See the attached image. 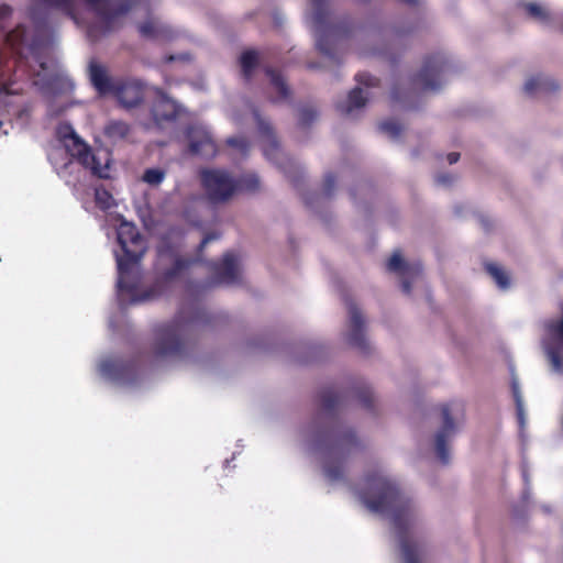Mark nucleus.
<instances>
[{
	"label": "nucleus",
	"mask_w": 563,
	"mask_h": 563,
	"mask_svg": "<svg viewBox=\"0 0 563 563\" xmlns=\"http://www.w3.org/2000/svg\"><path fill=\"white\" fill-rule=\"evenodd\" d=\"M131 4L120 0H29L25 16L32 27L20 22L5 35L7 47L21 59L32 60L33 84L47 98V114L58 117L76 102L71 98L74 82L54 54L53 15L62 13L76 24L82 22L81 11L90 12L95 25L88 27L97 38L120 26Z\"/></svg>",
	"instance_id": "f257e3e1"
},
{
	"label": "nucleus",
	"mask_w": 563,
	"mask_h": 563,
	"mask_svg": "<svg viewBox=\"0 0 563 563\" xmlns=\"http://www.w3.org/2000/svg\"><path fill=\"white\" fill-rule=\"evenodd\" d=\"M117 227L118 247L113 250L118 267V299L121 305H137L166 299L176 288V232L174 229L161 234L153 263L154 282L145 285L141 261L146 242L136 227L119 219Z\"/></svg>",
	"instance_id": "f03ea898"
},
{
	"label": "nucleus",
	"mask_w": 563,
	"mask_h": 563,
	"mask_svg": "<svg viewBox=\"0 0 563 563\" xmlns=\"http://www.w3.org/2000/svg\"><path fill=\"white\" fill-rule=\"evenodd\" d=\"M353 494L368 511L390 520L402 563H427L430 549L419 510L384 465L371 466Z\"/></svg>",
	"instance_id": "7ed1b4c3"
},
{
	"label": "nucleus",
	"mask_w": 563,
	"mask_h": 563,
	"mask_svg": "<svg viewBox=\"0 0 563 563\" xmlns=\"http://www.w3.org/2000/svg\"><path fill=\"white\" fill-rule=\"evenodd\" d=\"M339 402L340 397L335 391H322L320 412L307 430L309 450L319 455L324 477L330 483L344 479L347 459L362 449V442L352 429L328 426Z\"/></svg>",
	"instance_id": "20e7f679"
},
{
	"label": "nucleus",
	"mask_w": 563,
	"mask_h": 563,
	"mask_svg": "<svg viewBox=\"0 0 563 563\" xmlns=\"http://www.w3.org/2000/svg\"><path fill=\"white\" fill-rule=\"evenodd\" d=\"M56 136L64 152L55 150L48 157L58 176L67 185L76 187L86 183L89 176L108 177V158L102 163L70 124L59 123Z\"/></svg>",
	"instance_id": "39448f33"
},
{
	"label": "nucleus",
	"mask_w": 563,
	"mask_h": 563,
	"mask_svg": "<svg viewBox=\"0 0 563 563\" xmlns=\"http://www.w3.org/2000/svg\"><path fill=\"white\" fill-rule=\"evenodd\" d=\"M309 1L310 8L306 13V22L314 32L316 45L324 57L336 62L335 42L342 30L330 21L328 0Z\"/></svg>",
	"instance_id": "423d86ee"
},
{
	"label": "nucleus",
	"mask_w": 563,
	"mask_h": 563,
	"mask_svg": "<svg viewBox=\"0 0 563 563\" xmlns=\"http://www.w3.org/2000/svg\"><path fill=\"white\" fill-rule=\"evenodd\" d=\"M465 419L462 402L452 400L440 407L441 424L434 434V450L443 464L450 462V443L463 427Z\"/></svg>",
	"instance_id": "0eeeda50"
},
{
	"label": "nucleus",
	"mask_w": 563,
	"mask_h": 563,
	"mask_svg": "<svg viewBox=\"0 0 563 563\" xmlns=\"http://www.w3.org/2000/svg\"><path fill=\"white\" fill-rule=\"evenodd\" d=\"M241 106L244 114L252 117L257 124L263 141V152L266 158L276 164L285 173H288V168L294 165V162L280 150L271 123L266 121L258 110L249 101L242 100Z\"/></svg>",
	"instance_id": "6e6552de"
},
{
	"label": "nucleus",
	"mask_w": 563,
	"mask_h": 563,
	"mask_svg": "<svg viewBox=\"0 0 563 563\" xmlns=\"http://www.w3.org/2000/svg\"><path fill=\"white\" fill-rule=\"evenodd\" d=\"M200 180L206 198L213 205L229 201L238 191L236 179L224 169H201Z\"/></svg>",
	"instance_id": "1a4fd4ad"
},
{
	"label": "nucleus",
	"mask_w": 563,
	"mask_h": 563,
	"mask_svg": "<svg viewBox=\"0 0 563 563\" xmlns=\"http://www.w3.org/2000/svg\"><path fill=\"white\" fill-rule=\"evenodd\" d=\"M450 70V63L443 53H435L426 57L420 70L412 81L415 90L437 91Z\"/></svg>",
	"instance_id": "9d476101"
},
{
	"label": "nucleus",
	"mask_w": 563,
	"mask_h": 563,
	"mask_svg": "<svg viewBox=\"0 0 563 563\" xmlns=\"http://www.w3.org/2000/svg\"><path fill=\"white\" fill-rule=\"evenodd\" d=\"M176 356V319L157 322L153 327L151 358L155 364H166Z\"/></svg>",
	"instance_id": "9b49d317"
},
{
	"label": "nucleus",
	"mask_w": 563,
	"mask_h": 563,
	"mask_svg": "<svg viewBox=\"0 0 563 563\" xmlns=\"http://www.w3.org/2000/svg\"><path fill=\"white\" fill-rule=\"evenodd\" d=\"M98 369L104 379L121 387H136L141 379L140 371L134 362L125 363L112 356L100 360Z\"/></svg>",
	"instance_id": "f8f14e48"
},
{
	"label": "nucleus",
	"mask_w": 563,
	"mask_h": 563,
	"mask_svg": "<svg viewBox=\"0 0 563 563\" xmlns=\"http://www.w3.org/2000/svg\"><path fill=\"white\" fill-rule=\"evenodd\" d=\"M356 79L364 87L354 88L345 99L336 103L338 110L349 118H356L362 112L371 98L369 87L377 82L369 74H358Z\"/></svg>",
	"instance_id": "ddd939ff"
},
{
	"label": "nucleus",
	"mask_w": 563,
	"mask_h": 563,
	"mask_svg": "<svg viewBox=\"0 0 563 563\" xmlns=\"http://www.w3.org/2000/svg\"><path fill=\"white\" fill-rule=\"evenodd\" d=\"M387 269L400 278L401 290L406 295H410L411 285L417 284L422 276L420 263L406 262L399 251L394 252L389 257L387 262Z\"/></svg>",
	"instance_id": "4468645a"
},
{
	"label": "nucleus",
	"mask_w": 563,
	"mask_h": 563,
	"mask_svg": "<svg viewBox=\"0 0 563 563\" xmlns=\"http://www.w3.org/2000/svg\"><path fill=\"white\" fill-rule=\"evenodd\" d=\"M349 328L346 340L353 347L358 349L363 353H369L371 343L365 334V321L362 312L355 302H347Z\"/></svg>",
	"instance_id": "2eb2a0df"
},
{
	"label": "nucleus",
	"mask_w": 563,
	"mask_h": 563,
	"mask_svg": "<svg viewBox=\"0 0 563 563\" xmlns=\"http://www.w3.org/2000/svg\"><path fill=\"white\" fill-rule=\"evenodd\" d=\"M242 258L235 253L224 254L221 263L213 267V278L208 286L214 284L233 285L241 280Z\"/></svg>",
	"instance_id": "dca6fc26"
},
{
	"label": "nucleus",
	"mask_w": 563,
	"mask_h": 563,
	"mask_svg": "<svg viewBox=\"0 0 563 563\" xmlns=\"http://www.w3.org/2000/svg\"><path fill=\"white\" fill-rule=\"evenodd\" d=\"M189 152L203 158L213 157L217 146L208 129L201 124H195L187 130Z\"/></svg>",
	"instance_id": "f3484780"
},
{
	"label": "nucleus",
	"mask_w": 563,
	"mask_h": 563,
	"mask_svg": "<svg viewBox=\"0 0 563 563\" xmlns=\"http://www.w3.org/2000/svg\"><path fill=\"white\" fill-rule=\"evenodd\" d=\"M207 286L205 285H190L188 287L189 302L187 311H181V316L178 314V333L185 322L198 324L203 321L205 312L200 305V296ZM178 361L180 360V344L178 343Z\"/></svg>",
	"instance_id": "a211bd4d"
},
{
	"label": "nucleus",
	"mask_w": 563,
	"mask_h": 563,
	"mask_svg": "<svg viewBox=\"0 0 563 563\" xmlns=\"http://www.w3.org/2000/svg\"><path fill=\"white\" fill-rule=\"evenodd\" d=\"M16 92L18 90L8 86H3L0 89V128L4 125L12 128V115L16 113L19 117H22L26 112V110L20 109V102L15 96Z\"/></svg>",
	"instance_id": "6ab92c4d"
},
{
	"label": "nucleus",
	"mask_w": 563,
	"mask_h": 563,
	"mask_svg": "<svg viewBox=\"0 0 563 563\" xmlns=\"http://www.w3.org/2000/svg\"><path fill=\"white\" fill-rule=\"evenodd\" d=\"M152 114L157 124L172 121L176 115V102L168 97L163 90H154V102L152 106Z\"/></svg>",
	"instance_id": "aec40b11"
},
{
	"label": "nucleus",
	"mask_w": 563,
	"mask_h": 563,
	"mask_svg": "<svg viewBox=\"0 0 563 563\" xmlns=\"http://www.w3.org/2000/svg\"><path fill=\"white\" fill-rule=\"evenodd\" d=\"M140 32L143 36L159 42H165L173 37L172 29L159 16L155 15L148 16L140 25Z\"/></svg>",
	"instance_id": "412c9836"
},
{
	"label": "nucleus",
	"mask_w": 563,
	"mask_h": 563,
	"mask_svg": "<svg viewBox=\"0 0 563 563\" xmlns=\"http://www.w3.org/2000/svg\"><path fill=\"white\" fill-rule=\"evenodd\" d=\"M560 88L559 82L544 74H536L527 78L523 89L528 95L550 93Z\"/></svg>",
	"instance_id": "4be33fe9"
},
{
	"label": "nucleus",
	"mask_w": 563,
	"mask_h": 563,
	"mask_svg": "<svg viewBox=\"0 0 563 563\" xmlns=\"http://www.w3.org/2000/svg\"><path fill=\"white\" fill-rule=\"evenodd\" d=\"M144 97V88L139 81L122 84L117 90L119 102L125 108L137 106Z\"/></svg>",
	"instance_id": "5701e85b"
},
{
	"label": "nucleus",
	"mask_w": 563,
	"mask_h": 563,
	"mask_svg": "<svg viewBox=\"0 0 563 563\" xmlns=\"http://www.w3.org/2000/svg\"><path fill=\"white\" fill-rule=\"evenodd\" d=\"M89 77L91 84L100 93H106L111 89V82L106 71V68L92 60L89 64Z\"/></svg>",
	"instance_id": "b1692460"
},
{
	"label": "nucleus",
	"mask_w": 563,
	"mask_h": 563,
	"mask_svg": "<svg viewBox=\"0 0 563 563\" xmlns=\"http://www.w3.org/2000/svg\"><path fill=\"white\" fill-rule=\"evenodd\" d=\"M135 207L142 222L146 228H155L162 221L163 212L153 209L147 201H136Z\"/></svg>",
	"instance_id": "393cba45"
},
{
	"label": "nucleus",
	"mask_w": 563,
	"mask_h": 563,
	"mask_svg": "<svg viewBox=\"0 0 563 563\" xmlns=\"http://www.w3.org/2000/svg\"><path fill=\"white\" fill-rule=\"evenodd\" d=\"M266 74L269 78V81H271V86L273 89H275L277 96L273 99L274 102H284V101H287L290 97V90L288 88V86L286 85L283 76L268 68L266 70Z\"/></svg>",
	"instance_id": "a878e982"
},
{
	"label": "nucleus",
	"mask_w": 563,
	"mask_h": 563,
	"mask_svg": "<svg viewBox=\"0 0 563 563\" xmlns=\"http://www.w3.org/2000/svg\"><path fill=\"white\" fill-rule=\"evenodd\" d=\"M525 9L529 16H531L532 19L540 23H548L553 18L552 11L544 3L529 2L525 4Z\"/></svg>",
	"instance_id": "bb28decb"
},
{
	"label": "nucleus",
	"mask_w": 563,
	"mask_h": 563,
	"mask_svg": "<svg viewBox=\"0 0 563 563\" xmlns=\"http://www.w3.org/2000/svg\"><path fill=\"white\" fill-rule=\"evenodd\" d=\"M129 125L122 121H111L104 126L106 136L112 142L124 140L129 134Z\"/></svg>",
	"instance_id": "cd10ccee"
},
{
	"label": "nucleus",
	"mask_w": 563,
	"mask_h": 563,
	"mask_svg": "<svg viewBox=\"0 0 563 563\" xmlns=\"http://www.w3.org/2000/svg\"><path fill=\"white\" fill-rule=\"evenodd\" d=\"M242 75L245 79L251 78L258 65V54L255 51H246L240 57Z\"/></svg>",
	"instance_id": "c85d7f7f"
},
{
	"label": "nucleus",
	"mask_w": 563,
	"mask_h": 563,
	"mask_svg": "<svg viewBox=\"0 0 563 563\" xmlns=\"http://www.w3.org/2000/svg\"><path fill=\"white\" fill-rule=\"evenodd\" d=\"M486 271L500 289L506 290L509 288L510 279L507 272L503 267L490 263L486 265Z\"/></svg>",
	"instance_id": "c756f323"
},
{
	"label": "nucleus",
	"mask_w": 563,
	"mask_h": 563,
	"mask_svg": "<svg viewBox=\"0 0 563 563\" xmlns=\"http://www.w3.org/2000/svg\"><path fill=\"white\" fill-rule=\"evenodd\" d=\"M511 389H512V396H514V399L516 402L518 420L520 422V426L522 427L525 424L523 398L521 395L519 380L514 374L511 377Z\"/></svg>",
	"instance_id": "7c9ffc66"
},
{
	"label": "nucleus",
	"mask_w": 563,
	"mask_h": 563,
	"mask_svg": "<svg viewBox=\"0 0 563 563\" xmlns=\"http://www.w3.org/2000/svg\"><path fill=\"white\" fill-rule=\"evenodd\" d=\"M238 181V190L256 191L260 189V178L254 173L244 174Z\"/></svg>",
	"instance_id": "2f4dec72"
},
{
	"label": "nucleus",
	"mask_w": 563,
	"mask_h": 563,
	"mask_svg": "<svg viewBox=\"0 0 563 563\" xmlns=\"http://www.w3.org/2000/svg\"><path fill=\"white\" fill-rule=\"evenodd\" d=\"M202 203L203 200L201 198H196L194 205L186 207L183 213L184 218L196 227L200 225L199 207Z\"/></svg>",
	"instance_id": "473e14b6"
},
{
	"label": "nucleus",
	"mask_w": 563,
	"mask_h": 563,
	"mask_svg": "<svg viewBox=\"0 0 563 563\" xmlns=\"http://www.w3.org/2000/svg\"><path fill=\"white\" fill-rule=\"evenodd\" d=\"M95 201H96V205L102 210L110 209L114 203V200H113V197L111 196V194L103 188L95 189Z\"/></svg>",
	"instance_id": "72a5a7b5"
},
{
	"label": "nucleus",
	"mask_w": 563,
	"mask_h": 563,
	"mask_svg": "<svg viewBox=\"0 0 563 563\" xmlns=\"http://www.w3.org/2000/svg\"><path fill=\"white\" fill-rule=\"evenodd\" d=\"M150 186H158L165 179V172L159 168L146 169L142 177Z\"/></svg>",
	"instance_id": "f704fd0d"
},
{
	"label": "nucleus",
	"mask_w": 563,
	"mask_h": 563,
	"mask_svg": "<svg viewBox=\"0 0 563 563\" xmlns=\"http://www.w3.org/2000/svg\"><path fill=\"white\" fill-rule=\"evenodd\" d=\"M317 118V111L311 106H303L299 109L298 121L302 126L308 125Z\"/></svg>",
	"instance_id": "c9c22d12"
},
{
	"label": "nucleus",
	"mask_w": 563,
	"mask_h": 563,
	"mask_svg": "<svg viewBox=\"0 0 563 563\" xmlns=\"http://www.w3.org/2000/svg\"><path fill=\"white\" fill-rule=\"evenodd\" d=\"M382 132L390 136L391 139H397L401 133V126L394 120H388L382 122L379 125Z\"/></svg>",
	"instance_id": "e433bc0d"
},
{
	"label": "nucleus",
	"mask_w": 563,
	"mask_h": 563,
	"mask_svg": "<svg viewBox=\"0 0 563 563\" xmlns=\"http://www.w3.org/2000/svg\"><path fill=\"white\" fill-rule=\"evenodd\" d=\"M227 144L235 148L242 155H245L250 148L249 142L242 136L230 137L228 139Z\"/></svg>",
	"instance_id": "4c0bfd02"
},
{
	"label": "nucleus",
	"mask_w": 563,
	"mask_h": 563,
	"mask_svg": "<svg viewBox=\"0 0 563 563\" xmlns=\"http://www.w3.org/2000/svg\"><path fill=\"white\" fill-rule=\"evenodd\" d=\"M336 176L332 173H327L323 181V192L325 196H331L334 192Z\"/></svg>",
	"instance_id": "58836bf2"
},
{
	"label": "nucleus",
	"mask_w": 563,
	"mask_h": 563,
	"mask_svg": "<svg viewBox=\"0 0 563 563\" xmlns=\"http://www.w3.org/2000/svg\"><path fill=\"white\" fill-rule=\"evenodd\" d=\"M357 397L360 399V401L366 407V408H371L372 406V402H373V399H374V396H373V391L371 390L369 387H364L362 388L358 394H357Z\"/></svg>",
	"instance_id": "ea45409f"
},
{
	"label": "nucleus",
	"mask_w": 563,
	"mask_h": 563,
	"mask_svg": "<svg viewBox=\"0 0 563 563\" xmlns=\"http://www.w3.org/2000/svg\"><path fill=\"white\" fill-rule=\"evenodd\" d=\"M455 180V177L452 174H439L435 177V181L438 185L448 187L451 184H453Z\"/></svg>",
	"instance_id": "a19ab883"
},
{
	"label": "nucleus",
	"mask_w": 563,
	"mask_h": 563,
	"mask_svg": "<svg viewBox=\"0 0 563 563\" xmlns=\"http://www.w3.org/2000/svg\"><path fill=\"white\" fill-rule=\"evenodd\" d=\"M13 13V8L8 4L0 5V22L9 19Z\"/></svg>",
	"instance_id": "79ce46f5"
},
{
	"label": "nucleus",
	"mask_w": 563,
	"mask_h": 563,
	"mask_svg": "<svg viewBox=\"0 0 563 563\" xmlns=\"http://www.w3.org/2000/svg\"><path fill=\"white\" fill-rule=\"evenodd\" d=\"M219 239V235L217 233H209L207 234L200 242L199 249H203L209 242L214 241Z\"/></svg>",
	"instance_id": "37998d69"
},
{
	"label": "nucleus",
	"mask_w": 563,
	"mask_h": 563,
	"mask_svg": "<svg viewBox=\"0 0 563 563\" xmlns=\"http://www.w3.org/2000/svg\"><path fill=\"white\" fill-rule=\"evenodd\" d=\"M178 283L180 282V273L181 271L189 265V262L181 256L178 255Z\"/></svg>",
	"instance_id": "c03bdc74"
},
{
	"label": "nucleus",
	"mask_w": 563,
	"mask_h": 563,
	"mask_svg": "<svg viewBox=\"0 0 563 563\" xmlns=\"http://www.w3.org/2000/svg\"><path fill=\"white\" fill-rule=\"evenodd\" d=\"M460 159V153L452 152L446 155V161L450 165L455 164Z\"/></svg>",
	"instance_id": "a18cd8bd"
},
{
	"label": "nucleus",
	"mask_w": 563,
	"mask_h": 563,
	"mask_svg": "<svg viewBox=\"0 0 563 563\" xmlns=\"http://www.w3.org/2000/svg\"><path fill=\"white\" fill-rule=\"evenodd\" d=\"M481 224L485 230H488L490 221L486 218H481Z\"/></svg>",
	"instance_id": "49530a36"
},
{
	"label": "nucleus",
	"mask_w": 563,
	"mask_h": 563,
	"mask_svg": "<svg viewBox=\"0 0 563 563\" xmlns=\"http://www.w3.org/2000/svg\"><path fill=\"white\" fill-rule=\"evenodd\" d=\"M190 59V56L188 54H185V55H179L178 54V57H177V60L180 62V60H189Z\"/></svg>",
	"instance_id": "de8ad7c7"
},
{
	"label": "nucleus",
	"mask_w": 563,
	"mask_h": 563,
	"mask_svg": "<svg viewBox=\"0 0 563 563\" xmlns=\"http://www.w3.org/2000/svg\"><path fill=\"white\" fill-rule=\"evenodd\" d=\"M231 118L236 123H240L242 121L241 118L235 112H232Z\"/></svg>",
	"instance_id": "09e8293b"
},
{
	"label": "nucleus",
	"mask_w": 563,
	"mask_h": 563,
	"mask_svg": "<svg viewBox=\"0 0 563 563\" xmlns=\"http://www.w3.org/2000/svg\"><path fill=\"white\" fill-rule=\"evenodd\" d=\"M402 1L406 3H409V4H417V3H419L420 0H402Z\"/></svg>",
	"instance_id": "8fccbe9b"
},
{
	"label": "nucleus",
	"mask_w": 563,
	"mask_h": 563,
	"mask_svg": "<svg viewBox=\"0 0 563 563\" xmlns=\"http://www.w3.org/2000/svg\"><path fill=\"white\" fill-rule=\"evenodd\" d=\"M393 98L396 99V100H400L401 99V97L398 95L397 91L393 92Z\"/></svg>",
	"instance_id": "3c124183"
},
{
	"label": "nucleus",
	"mask_w": 563,
	"mask_h": 563,
	"mask_svg": "<svg viewBox=\"0 0 563 563\" xmlns=\"http://www.w3.org/2000/svg\"><path fill=\"white\" fill-rule=\"evenodd\" d=\"M174 60V55H169L167 58H166V62H173Z\"/></svg>",
	"instance_id": "603ef678"
},
{
	"label": "nucleus",
	"mask_w": 563,
	"mask_h": 563,
	"mask_svg": "<svg viewBox=\"0 0 563 563\" xmlns=\"http://www.w3.org/2000/svg\"><path fill=\"white\" fill-rule=\"evenodd\" d=\"M177 111H178V117H179V115H180V113H181V108H180V106H179V104H178Z\"/></svg>",
	"instance_id": "864d4df0"
},
{
	"label": "nucleus",
	"mask_w": 563,
	"mask_h": 563,
	"mask_svg": "<svg viewBox=\"0 0 563 563\" xmlns=\"http://www.w3.org/2000/svg\"><path fill=\"white\" fill-rule=\"evenodd\" d=\"M2 134L8 135V134H9V130H8V129H4V130H3V132H2Z\"/></svg>",
	"instance_id": "5fc2aeb1"
},
{
	"label": "nucleus",
	"mask_w": 563,
	"mask_h": 563,
	"mask_svg": "<svg viewBox=\"0 0 563 563\" xmlns=\"http://www.w3.org/2000/svg\"><path fill=\"white\" fill-rule=\"evenodd\" d=\"M523 478H525L526 482L528 481V477H527L526 473H523Z\"/></svg>",
	"instance_id": "6e6d98bb"
}]
</instances>
